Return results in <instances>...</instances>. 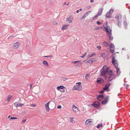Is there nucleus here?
Instances as JSON below:
<instances>
[{
    "label": "nucleus",
    "instance_id": "obj_1",
    "mask_svg": "<svg viewBox=\"0 0 130 130\" xmlns=\"http://www.w3.org/2000/svg\"><path fill=\"white\" fill-rule=\"evenodd\" d=\"M108 68L106 66H104L101 69L100 71V74L101 76H103L105 79L108 78L107 76H106L107 73L108 72Z\"/></svg>",
    "mask_w": 130,
    "mask_h": 130
},
{
    "label": "nucleus",
    "instance_id": "obj_2",
    "mask_svg": "<svg viewBox=\"0 0 130 130\" xmlns=\"http://www.w3.org/2000/svg\"><path fill=\"white\" fill-rule=\"evenodd\" d=\"M118 26L120 27L122 24V15L120 14L117 15L115 17Z\"/></svg>",
    "mask_w": 130,
    "mask_h": 130
},
{
    "label": "nucleus",
    "instance_id": "obj_3",
    "mask_svg": "<svg viewBox=\"0 0 130 130\" xmlns=\"http://www.w3.org/2000/svg\"><path fill=\"white\" fill-rule=\"evenodd\" d=\"M76 84L78 85H76L74 86L72 90H81L82 89V86L81 85V83L80 82H78L76 83Z\"/></svg>",
    "mask_w": 130,
    "mask_h": 130
},
{
    "label": "nucleus",
    "instance_id": "obj_4",
    "mask_svg": "<svg viewBox=\"0 0 130 130\" xmlns=\"http://www.w3.org/2000/svg\"><path fill=\"white\" fill-rule=\"evenodd\" d=\"M112 63L115 67H117L118 66V63L117 62V60L115 59V57H113L112 60Z\"/></svg>",
    "mask_w": 130,
    "mask_h": 130
},
{
    "label": "nucleus",
    "instance_id": "obj_5",
    "mask_svg": "<svg viewBox=\"0 0 130 130\" xmlns=\"http://www.w3.org/2000/svg\"><path fill=\"white\" fill-rule=\"evenodd\" d=\"M104 28L107 32L108 35H110L111 34V33L112 30L110 28V27L109 26H107Z\"/></svg>",
    "mask_w": 130,
    "mask_h": 130
},
{
    "label": "nucleus",
    "instance_id": "obj_6",
    "mask_svg": "<svg viewBox=\"0 0 130 130\" xmlns=\"http://www.w3.org/2000/svg\"><path fill=\"white\" fill-rule=\"evenodd\" d=\"M64 87L62 86H60L57 88V89L60 91L61 92H64L65 90L64 89Z\"/></svg>",
    "mask_w": 130,
    "mask_h": 130
},
{
    "label": "nucleus",
    "instance_id": "obj_7",
    "mask_svg": "<svg viewBox=\"0 0 130 130\" xmlns=\"http://www.w3.org/2000/svg\"><path fill=\"white\" fill-rule=\"evenodd\" d=\"M20 43L18 42H17L13 44V47L15 49H17L20 47Z\"/></svg>",
    "mask_w": 130,
    "mask_h": 130
},
{
    "label": "nucleus",
    "instance_id": "obj_8",
    "mask_svg": "<svg viewBox=\"0 0 130 130\" xmlns=\"http://www.w3.org/2000/svg\"><path fill=\"white\" fill-rule=\"evenodd\" d=\"M109 48L110 52L112 53H113L115 51V47L113 44L111 43L110 44Z\"/></svg>",
    "mask_w": 130,
    "mask_h": 130
},
{
    "label": "nucleus",
    "instance_id": "obj_9",
    "mask_svg": "<svg viewBox=\"0 0 130 130\" xmlns=\"http://www.w3.org/2000/svg\"><path fill=\"white\" fill-rule=\"evenodd\" d=\"M51 101H49L45 104V110L47 112H48L50 110V108H49V105Z\"/></svg>",
    "mask_w": 130,
    "mask_h": 130
},
{
    "label": "nucleus",
    "instance_id": "obj_10",
    "mask_svg": "<svg viewBox=\"0 0 130 130\" xmlns=\"http://www.w3.org/2000/svg\"><path fill=\"white\" fill-rule=\"evenodd\" d=\"M96 61V59L94 58L89 59L87 62V63H89L90 65H91L93 62H95Z\"/></svg>",
    "mask_w": 130,
    "mask_h": 130
},
{
    "label": "nucleus",
    "instance_id": "obj_11",
    "mask_svg": "<svg viewBox=\"0 0 130 130\" xmlns=\"http://www.w3.org/2000/svg\"><path fill=\"white\" fill-rule=\"evenodd\" d=\"M72 108L73 111L75 112H77L79 111L78 109L75 105L72 106Z\"/></svg>",
    "mask_w": 130,
    "mask_h": 130
},
{
    "label": "nucleus",
    "instance_id": "obj_12",
    "mask_svg": "<svg viewBox=\"0 0 130 130\" xmlns=\"http://www.w3.org/2000/svg\"><path fill=\"white\" fill-rule=\"evenodd\" d=\"M85 124L86 125H92L93 124V122L91 121V119H90L86 120Z\"/></svg>",
    "mask_w": 130,
    "mask_h": 130
},
{
    "label": "nucleus",
    "instance_id": "obj_13",
    "mask_svg": "<svg viewBox=\"0 0 130 130\" xmlns=\"http://www.w3.org/2000/svg\"><path fill=\"white\" fill-rule=\"evenodd\" d=\"M73 18L72 16L69 17L67 19V21L69 23H72V22Z\"/></svg>",
    "mask_w": 130,
    "mask_h": 130
},
{
    "label": "nucleus",
    "instance_id": "obj_14",
    "mask_svg": "<svg viewBox=\"0 0 130 130\" xmlns=\"http://www.w3.org/2000/svg\"><path fill=\"white\" fill-rule=\"evenodd\" d=\"M100 103L98 101H96L94 103L91 104V106H94L95 107H97L99 105Z\"/></svg>",
    "mask_w": 130,
    "mask_h": 130
},
{
    "label": "nucleus",
    "instance_id": "obj_15",
    "mask_svg": "<svg viewBox=\"0 0 130 130\" xmlns=\"http://www.w3.org/2000/svg\"><path fill=\"white\" fill-rule=\"evenodd\" d=\"M109 99V97L107 96L106 98L105 99L102 101V104L103 105L106 104L107 102Z\"/></svg>",
    "mask_w": 130,
    "mask_h": 130
},
{
    "label": "nucleus",
    "instance_id": "obj_16",
    "mask_svg": "<svg viewBox=\"0 0 130 130\" xmlns=\"http://www.w3.org/2000/svg\"><path fill=\"white\" fill-rule=\"evenodd\" d=\"M110 85V84L109 83H108L106 84V85H105V87L103 88V90H107L109 88V87Z\"/></svg>",
    "mask_w": 130,
    "mask_h": 130
},
{
    "label": "nucleus",
    "instance_id": "obj_17",
    "mask_svg": "<svg viewBox=\"0 0 130 130\" xmlns=\"http://www.w3.org/2000/svg\"><path fill=\"white\" fill-rule=\"evenodd\" d=\"M104 82L103 79L101 78H98L97 79L96 82L99 83H102Z\"/></svg>",
    "mask_w": 130,
    "mask_h": 130
},
{
    "label": "nucleus",
    "instance_id": "obj_18",
    "mask_svg": "<svg viewBox=\"0 0 130 130\" xmlns=\"http://www.w3.org/2000/svg\"><path fill=\"white\" fill-rule=\"evenodd\" d=\"M14 105L16 107H21L22 106L24 105V104H21L20 103H14Z\"/></svg>",
    "mask_w": 130,
    "mask_h": 130
},
{
    "label": "nucleus",
    "instance_id": "obj_19",
    "mask_svg": "<svg viewBox=\"0 0 130 130\" xmlns=\"http://www.w3.org/2000/svg\"><path fill=\"white\" fill-rule=\"evenodd\" d=\"M103 10V8H100V9L97 14L99 16H100L102 14Z\"/></svg>",
    "mask_w": 130,
    "mask_h": 130
},
{
    "label": "nucleus",
    "instance_id": "obj_20",
    "mask_svg": "<svg viewBox=\"0 0 130 130\" xmlns=\"http://www.w3.org/2000/svg\"><path fill=\"white\" fill-rule=\"evenodd\" d=\"M109 75H110L111 76H113V77H115V75L113 73V72L112 70H110L108 71V73Z\"/></svg>",
    "mask_w": 130,
    "mask_h": 130
},
{
    "label": "nucleus",
    "instance_id": "obj_21",
    "mask_svg": "<svg viewBox=\"0 0 130 130\" xmlns=\"http://www.w3.org/2000/svg\"><path fill=\"white\" fill-rule=\"evenodd\" d=\"M43 64L46 66L48 67V63L46 61L44 60L42 62Z\"/></svg>",
    "mask_w": 130,
    "mask_h": 130
},
{
    "label": "nucleus",
    "instance_id": "obj_22",
    "mask_svg": "<svg viewBox=\"0 0 130 130\" xmlns=\"http://www.w3.org/2000/svg\"><path fill=\"white\" fill-rule=\"evenodd\" d=\"M106 17L108 18L111 17V13H109V12H108L106 14Z\"/></svg>",
    "mask_w": 130,
    "mask_h": 130
},
{
    "label": "nucleus",
    "instance_id": "obj_23",
    "mask_svg": "<svg viewBox=\"0 0 130 130\" xmlns=\"http://www.w3.org/2000/svg\"><path fill=\"white\" fill-rule=\"evenodd\" d=\"M117 69V74L119 75L120 73V69L119 68H118V66L117 67H115Z\"/></svg>",
    "mask_w": 130,
    "mask_h": 130
},
{
    "label": "nucleus",
    "instance_id": "obj_24",
    "mask_svg": "<svg viewBox=\"0 0 130 130\" xmlns=\"http://www.w3.org/2000/svg\"><path fill=\"white\" fill-rule=\"evenodd\" d=\"M69 25H63L61 28L62 30L66 29L67 28V27Z\"/></svg>",
    "mask_w": 130,
    "mask_h": 130
},
{
    "label": "nucleus",
    "instance_id": "obj_25",
    "mask_svg": "<svg viewBox=\"0 0 130 130\" xmlns=\"http://www.w3.org/2000/svg\"><path fill=\"white\" fill-rule=\"evenodd\" d=\"M103 44L104 46L106 47L108 46L109 45V44L106 41H104L103 43Z\"/></svg>",
    "mask_w": 130,
    "mask_h": 130
},
{
    "label": "nucleus",
    "instance_id": "obj_26",
    "mask_svg": "<svg viewBox=\"0 0 130 130\" xmlns=\"http://www.w3.org/2000/svg\"><path fill=\"white\" fill-rule=\"evenodd\" d=\"M90 74H87L85 76V79L86 81H87L88 80V78L89 77Z\"/></svg>",
    "mask_w": 130,
    "mask_h": 130
},
{
    "label": "nucleus",
    "instance_id": "obj_27",
    "mask_svg": "<svg viewBox=\"0 0 130 130\" xmlns=\"http://www.w3.org/2000/svg\"><path fill=\"white\" fill-rule=\"evenodd\" d=\"M80 61H73L72 62V63H73V64L75 65L76 66H78V64L77 63L80 62Z\"/></svg>",
    "mask_w": 130,
    "mask_h": 130
},
{
    "label": "nucleus",
    "instance_id": "obj_28",
    "mask_svg": "<svg viewBox=\"0 0 130 130\" xmlns=\"http://www.w3.org/2000/svg\"><path fill=\"white\" fill-rule=\"evenodd\" d=\"M95 54L94 53L91 54L90 55H88L87 56V57L88 58H89L95 55Z\"/></svg>",
    "mask_w": 130,
    "mask_h": 130
},
{
    "label": "nucleus",
    "instance_id": "obj_29",
    "mask_svg": "<svg viewBox=\"0 0 130 130\" xmlns=\"http://www.w3.org/2000/svg\"><path fill=\"white\" fill-rule=\"evenodd\" d=\"M70 121L72 123H75V122L74 120V118L72 117H70Z\"/></svg>",
    "mask_w": 130,
    "mask_h": 130
},
{
    "label": "nucleus",
    "instance_id": "obj_30",
    "mask_svg": "<svg viewBox=\"0 0 130 130\" xmlns=\"http://www.w3.org/2000/svg\"><path fill=\"white\" fill-rule=\"evenodd\" d=\"M27 121V119H25L23 118L21 124H24Z\"/></svg>",
    "mask_w": 130,
    "mask_h": 130
},
{
    "label": "nucleus",
    "instance_id": "obj_31",
    "mask_svg": "<svg viewBox=\"0 0 130 130\" xmlns=\"http://www.w3.org/2000/svg\"><path fill=\"white\" fill-rule=\"evenodd\" d=\"M12 96L10 95H9L7 97V100L8 102H9L10 101V99L12 98Z\"/></svg>",
    "mask_w": 130,
    "mask_h": 130
},
{
    "label": "nucleus",
    "instance_id": "obj_32",
    "mask_svg": "<svg viewBox=\"0 0 130 130\" xmlns=\"http://www.w3.org/2000/svg\"><path fill=\"white\" fill-rule=\"evenodd\" d=\"M99 16L97 14L95 16H94L93 18L92 19L93 20H95L97 19L98 18V17Z\"/></svg>",
    "mask_w": 130,
    "mask_h": 130
},
{
    "label": "nucleus",
    "instance_id": "obj_33",
    "mask_svg": "<svg viewBox=\"0 0 130 130\" xmlns=\"http://www.w3.org/2000/svg\"><path fill=\"white\" fill-rule=\"evenodd\" d=\"M112 34L111 33V35H108L109 36V40L111 41L113 39V38L112 36V34Z\"/></svg>",
    "mask_w": 130,
    "mask_h": 130
},
{
    "label": "nucleus",
    "instance_id": "obj_34",
    "mask_svg": "<svg viewBox=\"0 0 130 130\" xmlns=\"http://www.w3.org/2000/svg\"><path fill=\"white\" fill-rule=\"evenodd\" d=\"M123 24L125 26V28H126L127 26V23L126 21H124Z\"/></svg>",
    "mask_w": 130,
    "mask_h": 130
},
{
    "label": "nucleus",
    "instance_id": "obj_35",
    "mask_svg": "<svg viewBox=\"0 0 130 130\" xmlns=\"http://www.w3.org/2000/svg\"><path fill=\"white\" fill-rule=\"evenodd\" d=\"M86 55H87V53L86 52L85 53L84 55H83L82 56H80V57L83 58L86 56Z\"/></svg>",
    "mask_w": 130,
    "mask_h": 130
},
{
    "label": "nucleus",
    "instance_id": "obj_36",
    "mask_svg": "<svg viewBox=\"0 0 130 130\" xmlns=\"http://www.w3.org/2000/svg\"><path fill=\"white\" fill-rule=\"evenodd\" d=\"M101 55L103 57H106V55L104 53H102L101 54Z\"/></svg>",
    "mask_w": 130,
    "mask_h": 130
},
{
    "label": "nucleus",
    "instance_id": "obj_37",
    "mask_svg": "<svg viewBox=\"0 0 130 130\" xmlns=\"http://www.w3.org/2000/svg\"><path fill=\"white\" fill-rule=\"evenodd\" d=\"M113 78H114L113 77V76H110V77H109V80L110 81H111V80H112V79Z\"/></svg>",
    "mask_w": 130,
    "mask_h": 130
},
{
    "label": "nucleus",
    "instance_id": "obj_38",
    "mask_svg": "<svg viewBox=\"0 0 130 130\" xmlns=\"http://www.w3.org/2000/svg\"><path fill=\"white\" fill-rule=\"evenodd\" d=\"M113 11V10L112 9H111L108 12H109V13H111Z\"/></svg>",
    "mask_w": 130,
    "mask_h": 130
},
{
    "label": "nucleus",
    "instance_id": "obj_39",
    "mask_svg": "<svg viewBox=\"0 0 130 130\" xmlns=\"http://www.w3.org/2000/svg\"><path fill=\"white\" fill-rule=\"evenodd\" d=\"M53 24L55 25H56L57 24V22L56 21H54L53 22Z\"/></svg>",
    "mask_w": 130,
    "mask_h": 130
},
{
    "label": "nucleus",
    "instance_id": "obj_40",
    "mask_svg": "<svg viewBox=\"0 0 130 130\" xmlns=\"http://www.w3.org/2000/svg\"><path fill=\"white\" fill-rule=\"evenodd\" d=\"M97 97H99V98H102L103 97V95H99Z\"/></svg>",
    "mask_w": 130,
    "mask_h": 130
},
{
    "label": "nucleus",
    "instance_id": "obj_41",
    "mask_svg": "<svg viewBox=\"0 0 130 130\" xmlns=\"http://www.w3.org/2000/svg\"><path fill=\"white\" fill-rule=\"evenodd\" d=\"M97 48L99 50H101V46L99 45L97 46Z\"/></svg>",
    "mask_w": 130,
    "mask_h": 130
},
{
    "label": "nucleus",
    "instance_id": "obj_42",
    "mask_svg": "<svg viewBox=\"0 0 130 130\" xmlns=\"http://www.w3.org/2000/svg\"><path fill=\"white\" fill-rule=\"evenodd\" d=\"M30 106L32 107H35L36 106V105L35 104H31L30 105Z\"/></svg>",
    "mask_w": 130,
    "mask_h": 130
},
{
    "label": "nucleus",
    "instance_id": "obj_43",
    "mask_svg": "<svg viewBox=\"0 0 130 130\" xmlns=\"http://www.w3.org/2000/svg\"><path fill=\"white\" fill-rule=\"evenodd\" d=\"M17 118L16 117H11L10 119L12 120L17 119Z\"/></svg>",
    "mask_w": 130,
    "mask_h": 130
},
{
    "label": "nucleus",
    "instance_id": "obj_44",
    "mask_svg": "<svg viewBox=\"0 0 130 130\" xmlns=\"http://www.w3.org/2000/svg\"><path fill=\"white\" fill-rule=\"evenodd\" d=\"M97 23L98 25H100V24H102V23L101 22H100L99 21H98L97 22Z\"/></svg>",
    "mask_w": 130,
    "mask_h": 130
},
{
    "label": "nucleus",
    "instance_id": "obj_45",
    "mask_svg": "<svg viewBox=\"0 0 130 130\" xmlns=\"http://www.w3.org/2000/svg\"><path fill=\"white\" fill-rule=\"evenodd\" d=\"M97 99L99 101H101L102 99V98H99L98 97H97Z\"/></svg>",
    "mask_w": 130,
    "mask_h": 130
},
{
    "label": "nucleus",
    "instance_id": "obj_46",
    "mask_svg": "<svg viewBox=\"0 0 130 130\" xmlns=\"http://www.w3.org/2000/svg\"><path fill=\"white\" fill-rule=\"evenodd\" d=\"M124 86H125V88L126 89H127V87H128V85H125V84H124Z\"/></svg>",
    "mask_w": 130,
    "mask_h": 130
},
{
    "label": "nucleus",
    "instance_id": "obj_47",
    "mask_svg": "<svg viewBox=\"0 0 130 130\" xmlns=\"http://www.w3.org/2000/svg\"><path fill=\"white\" fill-rule=\"evenodd\" d=\"M61 108V107L60 105H59L57 106V108L58 109H60Z\"/></svg>",
    "mask_w": 130,
    "mask_h": 130
},
{
    "label": "nucleus",
    "instance_id": "obj_48",
    "mask_svg": "<svg viewBox=\"0 0 130 130\" xmlns=\"http://www.w3.org/2000/svg\"><path fill=\"white\" fill-rule=\"evenodd\" d=\"M85 14L82 18L81 19H85L86 18V16H85Z\"/></svg>",
    "mask_w": 130,
    "mask_h": 130
},
{
    "label": "nucleus",
    "instance_id": "obj_49",
    "mask_svg": "<svg viewBox=\"0 0 130 130\" xmlns=\"http://www.w3.org/2000/svg\"><path fill=\"white\" fill-rule=\"evenodd\" d=\"M100 127V124H99V125L97 126V128H99Z\"/></svg>",
    "mask_w": 130,
    "mask_h": 130
},
{
    "label": "nucleus",
    "instance_id": "obj_50",
    "mask_svg": "<svg viewBox=\"0 0 130 130\" xmlns=\"http://www.w3.org/2000/svg\"><path fill=\"white\" fill-rule=\"evenodd\" d=\"M44 57H52V56H44Z\"/></svg>",
    "mask_w": 130,
    "mask_h": 130
},
{
    "label": "nucleus",
    "instance_id": "obj_51",
    "mask_svg": "<svg viewBox=\"0 0 130 130\" xmlns=\"http://www.w3.org/2000/svg\"><path fill=\"white\" fill-rule=\"evenodd\" d=\"M104 90H103L101 91L100 92V93H101L102 94V93L104 92Z\"/></svg>",
    "mask_w": 130,
    "mask_h": 130
},
{
    "label": "nucleus",
    "instance_id": "obj_52",
    "mask_svg": "<svg viewBox=\"0 0 130 130\" xmlns=\"http://www.w3.org/2000/svg\"><path fill=\"white\" fill-rule=\"evenodd\" d=\"M91 7L90 6H89L87 7V9H89Z\"/></svg>",
    "mask_w": 130,
    "mask_h": 130
},
{
    "label": "nucleus",
    "instance_id": "obj_53",
    "mask_svg": "<svg viewBox=\"0 0 130 130\" xmlns=\"http://www.w3.org/2000/svg\"><path fill=\"white\" fill-rule=\"evenodd\" d=\"M32 87V85L31 84L30 85V86H29V88L30 89H31V88Z\"/></svg>",
    "mask_w": 130,
    "mask_h": 130
},
{
    "label": "nucleus",
    "instance_id": "obj_54",
    "mask_svg": "<svg viewBox=\"0 0 130 130\" xmlns=\"http://www.w3.org/2000/svg\"><path fill=\"white\" fill-rule=\"evenodd\" d=\"M94 0H91L90 2H91L92 3L94 1Z\"/></svg>",
    "mask_w": 130,
    "mask_h": 130
},
{
    "label": "nucleus",
    "instance_id": "obj_55",
    "mask_svg": "<svg viewBox=\"0 0 130 130\" xmlns=\"http://www.w3.org/2000/svg\"><path fill=\"white\" fill-rule=\"evenodd\" d=\"M79 10H78L76 11V12L77 13H78L79 12Z\"/></svg>",
    "mask_w": 130,
    "mask_h": 130
},
{
    "label": "nucleus",
    "instance_id": "obj_56",
    "mask_svg": "<svg viewBox=\"0 0 130 130\" xmlns=\"http://www.w3.org/2000/svg\"><path fill=\"white\" fill-rule=\"evenodd\" d=\"M100 126L101 127H102V126L103 125L102 124H101L100 125Z\"/></svg>",
    "mask_w": 130,
    "mask_h": 130
},
{
    "label": "nucleus",
    "instance_id": "obj_57",
    "mask_svg": "<svg viewBox=\"0 0 130 130\" xmlns=\"http://www.w3.org/2000/svg\"><path fill=\"white\" fill-rule=\"evenodd\" d=\"M82 9H80L79 10L80 11H82Z\"/></svg>",
    "mask_w": 130,
    "mask_h": 130
},
{
    "label": "nucleus",
    "instance_id": "obj_58",
    "mask_svg": "<svg viewBox=\"0 0 130 130\" xmlns=\"http://www.w3.org/2000/svg\"><path fill=\"white\" fill-rule=\"evenodd\" d=\"M10 116H8V119L9 118H10Z\"/></svg>",
    "mask_w": 130,
    "mask_h": 130
},
{
    "label": "nucleus",
    "instance_id": "obj_59",
    "mask_svg": "<svg viewBox=\"0 0 130 130\" xmlns=\"http://www.w3.org/2000/svg\"><path fill=\"white\" fill-rule=\"evenodd\" d=\"M100 29L99 28V27H98V28H97V29H96V30H97V29Z\"/></svg>",
    "mask_w": 130,
    "mask_h": 130
},
{
    "label": "nucleus",
    "instance_id": "obj_60",
    "mask_svg": "<svg viewBox=\"0 0 130 130\" xmlns=\"http://www.w3.org/2000/svg\"><path fill=\"white\" fill-rule=\"evenodd\" d=\"M66 2L64 3V5H66Z\"/></svg>",
    "mask_w": 130,
    "mask_h": 130
},
{
    "label": "nucleus",
    "instance_id": "obj_61",
    "mask_svg": "<svg viewBox=\"0 0 130 130\" xmlns=\"http://www.w3.org/2000/svg\"><path fill=\"white\" fill-rule=\"evenodd\" d=\"M69 3L68 4H67V5L68 6L69 5Z\"/></svg>",
    "mask_w": 130,
    "mask_h": 130
}]
</instances>
